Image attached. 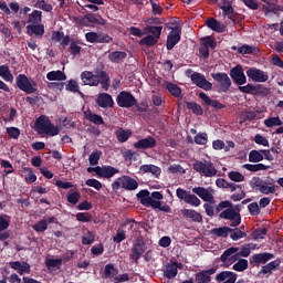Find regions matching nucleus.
Returning a JSON list of instances; mask_svg holds the SVG:
<instances>
[{"instance_id":"nucleus-58","label":"nucleus","mask_w":283,"mask_h":283,"mask_svg":"<svg viewBox=\"0 0 283 283\" xmlns=\"http://www.w3.org/2000/svg\"><path fill=\"white\" fill-rule=\"evenodd\" d=\"M76 220L78 222L87 223L92 220V214L90 212H78L76 214Z\"/></svg>"},{"instance_id":"nucleus-34","label":"nucleus","mask_w":283,"mask_h":283,"mask_svg":"<svg viewBox=\"0 0 283 283\" xmlns=\"http://www.w3.org/2000/svg\"><path fill=\"white\" fill-rule=\"evenodd\" d=\"M165 87L168 91V93H170L174 97H182L181 88L177 84L166 82Z\"/></svg>"},{"instance_id":"nucleus-54","label":"nucleus","mask_w":283,"mask_h":283,"mask_svg":"<svg viewBox=\"0 0 283 283\" xmlns=\"http://www.w3.org/2000/svg\"><path fill=\"white\" fill-rule=\"evenodd\" d=\"M96 240V237L93 234L92 231H87L82 239V243L84 245H91Z\"/></svg>"},{"instance_id":"nucleus-30","label":"nucleus","mask_w":283,"mask_h":283,"mask_svg":"<svg viewBox=\"0 0 283 283\" xmlns=\"http://www.w3.org/2000/svg\"><path fill=\"white\" fill-rule=\"evenodd\" d=\"M127 59V53L122 51H114L108 54V60L114 64H123Z\"/></svg>"},{"instance_id":"nucleus-5","label":"nucleus","mask_w":283,"mask_h":283,"mask_svg":"<svg viewBox=\"0 0 283 283\" xmlns=\"http://www.w3.org/2000/svg\"><path fill=\"white\" fill-rule=\"evenodd\" d=\"M146 250L147 247L143 238L136 239L135 242H133L129 258L133 260V262H135L136 265Z\"/></svg>"},{"instance_id":"nucleus-3","label":"nucleus","mask_w":283,"mask_h":283,"mask_svg":"<svg viewBox=\"0 0 283 283\" xmlns=\"http://www.w3.org/2000/svg\"><path fill=\"white\" fill-rule=\"evenodd\" d=\"M138 188V182L135 178L129 176H122L114 180L112 184L113 191H118L119 189H125L127 191H134Z\"/></svg>"},{"instance_id":"nucleus-47","label":"nucleus","mask_w":283,"mask_h":283,"mask_svg":"<svg viewBox=\"0 0 283 283\" xmlns=\"http://www.w3.org/2000/svg\"><path fill=\"white\" fill-rule=\"evenodd\" d=\"M34 7L36 9H40L44 12H52L53 11V6L49 4L45 0H39L35 2Z\"/></svg>"},{"instance_id":"nucleus-39","label":"nucleus","mask_w":283,"mask_h":283,"mask_svg":"<svg viewBox=\"0 0 283 283\" xmlns=\"http://www.w3.org/2000/svg\"><path fill=\"white\" fill-rule=\"evenodd\" d=\"M229 233H230V239H232V241L234 242L248 237V233L242 231L239 228H234L230 230Z\"/></svg>"},{"instance_id":"nucleus-1","label":"nucleus","mask_w":283,"mask_h":283,"mask_svg":"<svg viewBox=\"0 0 283 283\" xmlns=\"http://www.w3.org/2000/svg\"><path fill=\"white\" fill-rule=\"evenodd\" d=\"M80 78H82L84 86L98 87V85H102V90L105 92L111 86V77L105 70H96L94 73L92 71H84L80 74Z\"/></svg>"},{"instance_id":"nucleus-7","label":"nucleus","mask_w":283,"mask_h":283,"mask_svg":"<svg viewBox=\"0 0 283 283\" xmlns=\"http://www.w3.org/2000/svg\"><path fill=\"white\" fill-rule=\"evenodd\" d=\"M167 28L171 29V32L167 35L166 49L171 51L181 40V28L178 24L175 27L167 25Z\"/></svg>"},{"instance_id":"nucleus-44","label":"nucleus","mask_w":283,"mask_h":283,"mask_svg":"<svg viewBox=\"0 0 283 283\" xmlns=\"http://www.w3.org/2000/svg\"><path fill=\"white\" fill-rule=\"evenodd\" d=\"M137 199H139L140 205L146 206L153 198L150 197V192L148 190H140L137 193Z\"/></svg>"},{"instance_id":"nucleus-52","label":"nucleus","mask_w":283,"mask_h":283,"mask_svg":"<svg viewBox=\"0 0 283 283\" xmlns=\"http://www.w3.org/2000/svg\"><path fill=\"white\" fill-rule=\"evenodd\" d=\"M228 178L233 181V182H243L244 181V177L242 174H240L239 171H230L228 174Z\"/></svg>"},{"instance_id":"nucleus-42","label":"nucleus","mask_w":283,"mask_h":283,"mask_svg":"<svg viewBox=\"0 0 283 283\" xmlns=\"http://www.w3.org/2000/svg\"><path fill=\"white\" fill-rule=\"evenodd\" d=\"M264 160V156L262 155L261 150H251L250 155H248V161L256 164Z\"/></svg>"},{"instance_id":"nucleus-62","label":"nucleus","mask_w":283,"mask_h":283,"mask_svg":"<svg viewBox=\"0 0 283 283\" xmlns=\"http://www.w3.org/2000/svg\"><path fill=\"white\" fill-rule=\"evenodd\" d=\"M268 234V229L262 228V229H256L253 231V239L254 240H264V235Z\"/></svg>"},{"instance_id":"nucleus-61","label":"nucleus","mask_w":283,"mask_h":283,"mask_svg":"<svg viewBox=\"0 0 283 283\" xmlns=\"http://www.w3.org/2000/svg\"><path fill=\"white\" fill-rule=\"evenodd\" d=\"M114 38L109 36L107 33L101 32L97 35V43H112Z\"/></svg>"},{"instance_id":"nucleus-37","label":"nucleus","mask_w":283,"mask_h":283,"mask_svg":"<svg viewBox=\"0 0 283 283\" xmlns=\"http://www.w3.org/2000/svg\"><path fill=\"white\" fill-rule=\"evenodd\" d=\"M263 124L265 127H269V128L283 126V122H282L281 117H279V116L265 118Z\"/></svg>"},{"instance_id":"nucleus-50","label":"nucleus","mask_w":283,"mask_h":283,"mask_svg":"<svg viewBox=\"0 0 283 283\" xmlns=\"http://www.w3.org/2000/svg\"><path fill=\"white\" fill-rule=\"evenodd\" d=\"M195 144L205 146L208 143V135L207 133H198L197 136L193 137Z\"/></svg>"},{"instance_id":"nucleus-31","label":"nucleus","mask_w":283,"mask_h":283,"mask_svg":"<svg viewBox=\"0 0 283 283\" xmlns=\"http://www.w3.org/2000/svg\"><path fill=\"white\" fill-rule=\"evenodd\" d=\"M281 264H282L281 259H276L275 261H271L268 264H265L264 266H262L260 273H262V274L272 273L273 271L277 270L279 266H281Z\"/></svg>"},{"instance_id":"nucleus-32","label":"nucleus","mask_w":283,"mask_h":283,"mask_svg":"<svg viewBox=\"0 0 283 283\" xmlns=\"http://www.w3.org/2000/svg\"><path fill=\"white\" fill-rule=\"evenodd\" d=\"M84 117L96 126L105 125L103 117L101 115L93 114L91 111L85 112Z\"/></svg>"},{"instance_id":"nucleus-56","label":"nucleus","mask_w":283,"mask_h":283,"mask_svg":"<svg viewBox=\"0 0 283 283\" xmlns=\"http://www.w3.org/2000/svg\"><path fill=\"white\" fill-rule=\"evenodd\" d=\"M61 130L54 126V124H51L42 132V134H46L48 136H59Z\"/></svg>"},{"instance_id":"nucleus-24","label":"nucleus","mask_w":283,"mask_h":283,"mask_svg":"<svg viewBox=\"0 0 283 283\" xmlns=\"http://www.w3.org/2000/svg\"><path fill=\"white\" fill-rule=\"evenodd\" d=\"M52 122L46 115H41L39 118L35 119L34 128L39 134H43V132L51 125Z\"/></svg>"},{"instance_id":"nucleus-10","label":"nucleus","mask_w":283,"mask_h":283,"mask_svg":"<svg viewBox=\"0 0 283 283\" xmlns=\"http://www.w3.org/2000/svg\"><path fill=\"white\" fill-rule=\"evenodd\" d=\"M237 281V282H235ZM216 282L218 283H247L243 279L238 280V274L232 271H221L216 275Z\"/></svg>"},{"instance_id":"nucleus-46","label":"nucleus","mask_w":283,"mask_h":283,"mask_svg":"<svg viewBox=\"0 0 283 283\" xmlns=\"http://www.w3.org/2000/svg\"><path fill=\"white\" fill-rule=\"evenodd\" d=\"M158 40H159V38H155L153 35H148L146 38H142V40L139 41V44L140 45H146V46L150 48V46H154L155 44H157Z\"/></svg>"},{"instance_id":"nucleus-9","label":"nucleus","mask_w":283,"mask_h":283,"mask_svg":"<svg viewBox=\"0 0 283 283\" xmlns=\"http://www.w3.org/2000/svg\"><path fill=\"white\" fill-rule=\"evenodd\" d=\"M136 101L135 96L126 91L120 92L116 98L120 108H133L136 105Z\"/></svg>"},{"instance_id":"nucleus-15","label":"nucleus","mask_w":283,"mask_h":283,"mask_svg":"<svg viewBox=\"0 0 283 283\" xmlns=\"http://www.w3.org/2000/svg\"><path fill=\"white\" fill-rule=\"evenodd\" d=\"M230 77L239 86L247 83V76L244 75L241 65H237L230 70Z\"/></svg>"},{"instance_id":"nucleus-13","label":"nucleus","mask_w":283,"mask_h":283,"mask_svg":"<svg viewBox=\"0 0 283 283\" xmlns=\"http://www.w3.org/2000/svg\"><path fill=\"white\" fill-rule=\"evenodd\" d=\"M245 74L248 78H250L252 82L264 83L269 80V75L266 72L255 67L248 69Z\"/></svg>"},{"instance_id":"nucleus-49","label":"nucleus","mask_w":283,"mask_h":283,"mask_svg":"<svg viewBox=\"0 0 283 283\" xmlns=\"http://www.w3.org/2000/svg\"><path fill=\"white\" fill-rule=\"evenodd\" d=\"M202 48H207V49H211L214 50L217 48V42L211 36H207V38H202Z\"/></svg>"},{"instance_id":"nucleus-25","label":"nucleus","mask_w":283,"mask_h":283,"mask_svg":"<svg viewBox=\"0 0 283 283\" xmlns=\"http://www.w3.org/2000/svg\"><path fill=\"white\" fill-rule=\"evenodd\" d=\"M116 174H119V169L118 168H114L112 166H102L99 168V172H98L97 177L104 178V179H111Z\"/></svg>"},{"instance_id":"nucleus-16","label":"nucleus","mask_w":283,"mask_h":283,"mask_svg":"<svg viewBox=\"0 0 283 283\" xmlns=\"http://www.w3.org/2000/svg\"><path fill=\"white\" fill-rule=\"evenodd\" d=\"M96 105L104 109L114 108L115 101L109 93H99L96 98Z\"/></svg>"},{"instance_id":"nucleus-48","label":"nucleus","mask_w":283,"mask_h":283,"mask_svg":"<svg viewBox=\"0 0 283 283\" xmlns=\"http://www.w3.org/2000/svg\"><path fill=\"white\" fill-rule=\"evenodd\" d=\"M32 228L35 232L43 233L48 230V222L45 219H42L41 221L34 223Z\"/></svg>"},{"instance_id":"nucleus-51","label":"nucleus","mask_w":283,"mask_h":283,"mask_svg":"<svg viewBox=\"0 0 283 283\" xmlns=\"http://www.w3.org/2000/svg\"><path fill=\"white\" fill-rule=\"evenodd\" d=\"M224 209H233V203L229 200H223L220 201L216 208V212L220 213L222 212Z\"/></svg>"},{"instance_id":"nucleus-40","label":"nucleus","mask_w":283,"mask_h":283,"mask_svg":"<svg viewBox=\"0 0 283 283\" xmlns=\"http://www.w3.org/2000/svg\"><path fill=\"white\" fill-rule=\"evenodd\" d=\"M186 107L191 111L197 116L203 115V108L201 105L197 104L196 102H186Z\"/></svg>"},{"instance_id":"nucleus-8","label":"nucleus","mask_w":283,"mask_h":283,"mask_svg":"<svg viewBox=\"0 0 283 283\" xmlns=\"http://www.w3.org/2000/svg\"><path fill=\"white\" fill-rule=\"evenodd\" d=\"M219 218L221 220H230L229 227H239L241 224V214L234 208H227L220 212Z\"/></svg>"},{"instance_id":"nucleus-36","label":"nucleus","mask_w":283,"mask_h":283,"mask_svg":"<svg viewBox=\"0 0 283 283\" xmlns=\"http://www.w3.org/2000/svg\"><path fill=\"white\" fill-rule=\"evenodd\" d=\"M243 168L250 172H259V171L268 170L271 167L260 163V164H255V165L245 164V165H243Z\"/></svg>"},{"instance_id":"nucleus-28","label":"nucleus","mask_w":283,"mask_h":283,"mask_svg":"<svg viewBox=\"0 0 283 283\" xmlns=\"http://www.w3.org/2000/svg\"><path fill=\"white\" fill-rule=\"evenodd\" d=\"M262 12H264L265 14H268L269 12L276 14L279 12H283V7L277 6V0H273L270 1L268 4L262 6Z\"/></svg>"},{"instance_id":"nucleus-22","label":"nucleus","mask_w":283,"mask_h":283,"mask_svg":"<svg viewBox=\"0 0 283 283\" xmlns=\"http://www.w3.org/2000/svg\"><path fill=\"white\" fill-rule=\"evenodd\" d=\"M181 213L185 219L191 220L195 223H202L203 222V217L199 212H197L195 209H187L184 208L181 210Z\"/></svg>"},{"instance_id":"nucleus-64","label":"nucleus","mask_w":283,"mask_h":283,"mask_svg":"<svg viewBox=\"0 0 283 283\" xmlns=\"http://www.w3.org/2000/svg\"><path fill=\"white\" fill-rule=\"evenodd\" d=\"M41 17H42V12L39 10H33L30 19L28 20V22H31L33 24H36L39 21H41Z\"/></svg>"},{"instance_id":"nucleus-19","label":"nucleus","mask_w":283,"mask_h":283,"mask_svg":"<svg viewBox=\"0 0 283 283\" xmlns=\"http://www.w3.org/2000/svg\"><path fill=\"white\" fill-rule=\"evenodd\" d=\"M217 272V268H211L208 270H202L195 274V282L197 283H211V275Z\"/></svg>"},{"instance_id":"nucleus-53","label":"nucleus","mask_w":283,"mask_h":283,"mask_svg":"<svg viewBox=\"0 0 283 283\" xmlns=\"http://www.w3.org/2000/svg\"><path fill=\"white\" fill-rule=\"evenodd\" d=\"M256 113L253 111H243L242 115H241V119L242 122H248V120H255L256 119Z\"/></svg>"},{"instance_id":"nucleus-60","label":"nucleus","mask_w":283,"mask_h":283,"mask_svg":"<svg viewBox=\"0 0 283 283\" xmlns=\"http://www.w3.org/2000/svg\"><path fill=\"white\" fill-rule=\"evenodd\" d=\"M7 134L10 138L19 139L21 135V130L18 127H8Z\"/></svg>"},{"instance_id":"nucleus-27","label":"nucleus","mask_w":283,"mask_h":283,"mask_svg":"<svg viewBox=\"0 0 283 283\" xmlns=\"http://www.w3.org/2000/svg\"><path fill=\"white\" fill-rule=\"evenodd\" d=\"M139 171L140 174H153L156 178H159V176L161 175V168L153 164L142 165L139 167Z\"/></svg>"},{"instance_id":"nucleus-57","label":"nucleus","mask_w":283,"mask_h":283,"mask_svg":"<svg viewBox=\"0 0 283 283\" xmlns=\"http://www.w3.org/2000/svg\"><path fill=\"white\" fill-rule=\"evenodd\" d=\"M66 90L73 93H80V85L75 80H70L69 83L66 84Z\"/></svg>"},{"instance_id":"nucleus-6","label":"nucleus","mask_w":283,"mask_h":283,"mask_svg":"<svg viewBox=\"0 0 283 283\" xmlns=\"http://www.w3.org/2000/svg\"><path fill=\"white\" fill-rule=\"evenodd\" d=\"M176 197L179 198L180 201H184L186 205H190L192 207H199L202 205V201H200L195 193H190L182 188L176 189Z\"/></svg>"},{"instance_id":"nucleus-14","label":"nucleus","mask_w":283,"mask_h":283,"mask_svg":"<svg viewBox=\"0 0 283 283\" xmlns=\"http://www.w3.org/2000/svg\"><path fill=\"white\" fill-rule=\"evenodd\" d=\"M275 258L274 254L263 252L260 254H253L250 258V265L251 266H260L265 265L270 260H273Z\"/></svg>"},{"instance_id":"nucleus-33","label":"nucleus","mask_w":283,"mask_h":283,"mask_svg":"<svg viewBox=\"0 0 283 283\" xmlns=\"http://www.w3.org/2000/svg\"><path fill=\"white\" fill-rule=\"evenodd\" d=\"M46 78L50 82H54V81L63 82V81H66V75L61 70L51 71V72L48 73Z\"/></svg>"},{"instance_id":"nucleus-23","label":"nucleus","mask_w":283,"mask_h":283,"mask_svg":"<svg viewBox=\"0 0 283 283\" xmlns=\"http://www.w3.org/2000/svg\"><path fill=\"white\" fill-rule=\"evenodd\" d=\"M199 98L203 102V104L211 106L212 108L220 111L223 109L226 106L220 103L218 99H211L206 93H199Z\"/></svg>"},{"instance_id":"nucleus-38","label":"nucleus","mask_w":283,"mask_h":283,"mask_svg":"<svg viewBox=\"0 0 283 283\" xmlns=\"http://www.w3.org/2000/svg\"><path fill=\"white\" fill-rule=\"evenodd\" d=\"M133 133L132 130H124L123 128H119L118 130H115V136H117V140L119 143H127L129 137H132Z\"/></svg>"},{"instance_id":"nucleus-11","label":"nucleus","mask_w":283,"mask_h":283,"mask_svg":"<svg viewBox=\"0 0 283 283\" xmlns=\"http://www.w3.org/2000/svg\"><path fill=\"white\" fill-rule=\"evenodd\" d=\"M190 78L192 84L197 85L200 90L212 91L213 84L208 82L203 74L195 72L191 74Z\"/></svg>"},{"instance_id":"nucleus-43","label":"nucleus","mask_w":283,"mask_h":283,"mask_svg":"<svg viewBox=\"0 0 283 283\" xmlns=\"http://www.w3.org/2000/svg\"><path fill=\"white\" fill-rule=\"evenodd\" d=\"M102 151L98 150V149H95L91 156H88V164L92 166V167H96L99 163V159L102 157Z\"/></svg>"},{"instance_id":"nucleus-55","label":"nucleus","mask_w":283,"mask_h":283,"mask_svg":"<svg viewBox=\"0 0 283 283\" xmlns=\"http://www.w3.org/2000/svg\"><path fill=\"white\" fill-rule=\"evenodd\" d=\"M45 264L49 269H52V268L60 269L63 264V260L62 259H48L45 261Z\"/></svg>"},{"instance_id":"nucleus-4","label":"nucleus","mask_w":283,"mask_h":283,"mask_svg":"<svg viewBox=\"0 0 283 283\" xmlns=\"http://www.w3.org/2000/svg\"><path fill=\"white\" fill-rule=\"evenodd\" d=\"M192 169L207 178H212L217 175V168L212 161H195L192 164Z\"/></svg>"},{"instance_id":"nucleus-20","label":"nucleus","mask_w":283,"mask_h":283,"mask_svg":"<svg viewBox=\"0 0 283 283\" xmlns=\"http://www.w3.org/2000/svg\"><path fill=\"white\" fill-rule=\"evenodd\" d=\"M134 147L138 150L154 149L156 147V138L151 136L142 138L134 144Z\"/></svg>"},{"instance_id":"nucleus-41","label":"nucleus","mask_w":283,"mask_h":283,"mask_svg":"<svg viewBox=\"0 0 283 283\" xmlns=\"http://www.w3.org/2000/svg\"><path fill=\"white\" fill-rule=\"evenodd\" d=\"M145 31L153 34L156 39H160L163 32V25H146Z\"/></svg>"},{"instance_id":"nucleus-29","label":"nucleus","mask_w":283,"mask_h":283,"mask_svg":"<svg viewBox=\"0 0 283 283\" xmlns=\"http://www.w3.org/2000/svg\"><path fill=\"white\" fill-rule=\"evenodd\" d=\"M260 192L264 196L274 195L276 192V186L274 185V179L265 180L264 185L259 188Z\"/></svg>"},{"instance_id":"nucleus-2","label":"nucleus","mask_w":283,"mask_h":283,"mask_svg":"<svg viewBox=\"0 0 283 283\" xmlns=\"http://www.w3.org/2000/svg\"><path fill=\"white\" fill-rule=\"evenodd\" d=\"M15 85L18 90H21L28 95L35 94L38 92V84L35 81L29 78L24 74H19L15 77Z\"/></svg>"},{"instance_id":"nucleus-21","label":"nucleus","mask_w":283,"mask_h":283,"mask_svg":"<svg viewBox=\"0 0 283 283\" xmlns=\"http://www.w3.org/2000/svg\"><path fill=\"white\" fill-rule=\"evenodd\" d=\"M27 34L28 36H36L39 39L43 38L45 34L44 24H28L27 25Z\"/></svg>"},{"instance_id":"nucleus-18","label":"nucleus","mask_w":283,"mask_h":283,"mask_svg":"<svg viewBox=\"0 0 283 283\" xmlns=\"http://www.w3.org/2000/svg\"><path fill=\"white\" fill-rule=\"evenodd\" d=\"M192 193L200 197L203 202H209L210 205H214L216 202L213 195L205 187H193Z\"/></svg>"},{"instance_id":"nucleus-26","label":"nucleus","mask_w":283,"mask_h":283,"mask_svg":"<svg viewBox=\"0 0 283 283\" xmlns=\"http://www.w3.org/2000/svg\"><path fill=\"white\" fill-rule=\"evenodd\" d=\"M206 25L217 33H224L227 29L224 23H220L214 18H209L206 22Z\"/></svg>"},{"instance_id":"nucleus-63","label":"nucleus","mask_w":283,"mask_h":283,"mask_svg":"<svg viewBox=\"0 0 283 283\" xmlns=\"http://www.w3.org/2000/svg\"><path fill=\"white\" fill-rule=\"evenodd\" d=\"M248 212H250L251 216H259L261 213V210L258 202H252L248 205Z\"/></svg>"},{"instance_id":"nucleus-35","label":"nucleus","mask_w":283,"mask_h":283,"mask_svg":"<svg viewBox=\"0 0 283 283\" xmlns=\"http://www.w3.org/2000/svg\"><path fill=\"white\" fill-rule=\"evenodd\" d=\"M230 231H232V228L220 227V228L211 229L210 234L216 235L218 238H227V237H229Z\"/></svg>"},{"instance_id":"nucleus-17","label":"nucleus","mask_w":283,"mask_h":283,"mask_svg":"<svg viewBox=\"0 0 283 283\" xmlns=\"http://www.w3.org/2000/svg\"><path fill=\"white\" fill-rule=\"evenodd\" d=\"M181 268H182V263H180V262L167 263L165 265L164 276L167 280L176 279L178 275V269H181Z\"/></svg>"},{"instance_id":"nucleus-12","label":"nucleus","mask_w":283,"mask_h":283,"mask_svg":"<svg viewBox=\"0 0 283 283\" xmlns=\"http://www.w3.org/2000/svg\"><path fill=\"white\" fill-rule=\"evenodd\" d=\"M212 80L220 84V91L223 93L229 92L231 88L232 82L229 75L226 73H211Z\"/></svg>"},{"instance_id":"nucleus-59","label":"nucleus","mask_w":283,"mask_h":283,"mask_svg":"<svg viewBox=\"0 0 283 283\" xmlns=\"http://www.w3.org/2000/svg\"><path fill=\"white\" fill-rule=\"evenodd\" d=\"M81 199L80 192H69L67 195V201L70 205H77Z\"/></svg>"},{"instance_id":"nucleus-45","label":"nucleus","mask_w":283,"mask_h":283,"mask_svg":"<svg viewBox=\"0 0 283 283\" xmlns=\"http://www.w3.org/2000/svg\"><path fill=\"white\" fill-rule=\"evenodd\" d=\"M248 268H249V261L245 259H241L237 263L233 264V271H235V272L247 271Z\"/></svg>"}]
</instances>
